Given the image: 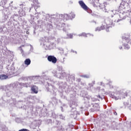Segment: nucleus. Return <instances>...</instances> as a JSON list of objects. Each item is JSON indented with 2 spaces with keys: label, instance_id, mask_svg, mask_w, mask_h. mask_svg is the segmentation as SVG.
<instances>
[{
  "label": "nucleus",
  "instance_id": "obj_3",
  "mask_svg": "<svg viewBox=\"0 0 131 131\" xmlns=\"http://www.w3.org/2000/svg\"><path fill=\"white\" fill-rule=\"evenodd\" d=\"M47 60L49 62H52L53 64H56L57 61V58L53 55H49L47 58Z\"/></svg>",
  "mask_w": 131,
  "mask_h": 131
},
{
  "label": "nucleus",
  "instance_id": "obj_12",
  "mask_svg": "<svg viewBox=\"0 0 131 131\" xmlns=\"http://www.w3.org/2000/svg\"><path fill=\"white\" fill-rule=\"evenodd\" d=\"M64 18L66 19V20H68V19H69V15L67 14H64Z\"/></svg>",
  "mask_w": 131,
  "mask_h": 131
},
{
  "label": "nucleus",
  "instance_id": "obj_15",
  "mask_svg": "<svg viewBox=\"0 0 131 131\" xmlns=\"http://www.w3.org/2000/svg\"><path fill=\"white\" fill-rule=\"evenodd\" d=\"M100 28H101V29H104V27L103 26H101V27H100Z\"/></svg>",
  "mask_w": 131,
  "mask_h": 131
},
{
  "label": "nucleus",
  "instance_id": "obj_1",
  "mask_svg": "<svg viewBox=\"0 0 131 131\" xmlns=\"http://www.w3.org/2000/svg\"><path fill=\"white\" fill-rule=\"evenodd\" d=\"M113 99L115 100H121V99H125L127 97V92L126 91H118L115 93V95H111V96Z\"/></svg>",
  "mask_w": 131,
  "mask_h": 131
},
{
  "label": "nucleus",
  "instance_id": "obj_8",
  "mask_svg": "<svg viewBox=\"0 0 131 131\" xmlns=\"http://www.w3.org/2000/svg\"><path fill=\"white\" fill-rule=\"evenodd\" d=\"M93 107L95 111H97L99 110V109H100V106L99 105V104H98V103H95L93 105Z\"/></svg>",
  "mask_w": 131,
  "mask_h": 131
},
{
  "label": "nucleus",
  "instance_id": "obj_4",
  "mask_svg": "<svg viewBox=\"0 0 131 131\" xmlns=\"http://www.w3.org/2000/svg\"><path fill=\"white\" fill-rule=\"evenodd\" d=\"M79 4L80 5V7H81L82 9L83 10H84V11H88L89 8L88 7V6L84 4V2L82 1H79Z\"/></svg>",
  "mask_w": 131,
  "mask_h": 131
},
{
  "label": "nucleus",
  "instance_id": "obj_2",
  "mask_svg": "<svg viewBox=\"0 0 131 131\" xmlns=\"http://www.w3.org/2000/svg\"><path fill=\"white\" fill-rule=\"evenodd\" d=\"M122 43L123 46L124 47L125 50H128L129 49V47H128V43H130L131 45V39L129 38V37L125 36H122Z\"/></svg>",
  "mask_w": 131,
  "mask_h": 131
},
{
  "label": "nucleus",
  "instance_id": "obj_19",
  "mask_svg": "<svg viewBox=\"0 0 131 131\" xmlns=\"http://www.w3.org/2000/svg\"><path fill=\"white\" fill-rule=\"evenodd\" d=\"M114 114H115V115H117V113H115Z\"/></svg>",
  "mask_w": 131,
  "mask_h": 131
},
{
  "label": "nucleus",
  "instance_id": "obj_6",
  "mask_svg": "<svg viewBox=\"0 0 131 131\" xmlns=\"http://www.w3.org/2000/svg\"><path fill=\"white\" fill-rule=\"evenodd\" d=\"M80 36H84V37H88V36H94V35L90 34V33H82Z\"/></svg>",
  "mask_w": 131,
  "mask_h": 131
},
{
  "label": "nucleus",
  "instance_id": "obj_7",
  "mask_svg": "<svg viewBox=\"0 0 131 131\" xmlns=\"http://www.w3.org/2000/svg\"><path fill=\"white\" fill-rule=\"evenodd\" d=\"M24 63L25 64V65H27V66H28L29 65H30V63H31V60H30V59H26Z\"/></svg>",
  "mask_w": 131,
  "mask_h": 131
},
{
  "label": "nucleus",
  "instance_id": "obj_9",
  "mask_svg": "<svg viewBox=\"0 0 131 131\" xmlns=\"http://www.w3.org/2000/svg\"><path fill=\"white\" fill-rule=\"evenodd\" d=\"M8 77L9 76L5 74L0 75V79L2 80H3L4 79H7V78H8Z\"/></svg>",
  "mask_w": 131,
  "mask_h": 131
},
{
  "label": "nucleus",
  "instance_id": "obj_11",
  "mask_svg": "<svg viewBox=\"0 0 131 131\" xmlns=\"http://www.w3.org/2000/svg\"><path fill=\"white\" fill-rule=\"evenodd\" d=\"M95 97L96 98H97V99H98V100H103V98H104V96H101L100 95H96L95 96Z\"/></svg>",
  "mask_w": 131,
  "mask_h": 131
},
{
  "label": "nucleus",
  "instance_id": "obj_16",
  "mask_svg": "<svg viewBox=\"0 0 131 131\" xmlns=\"http://www.w3.org/2000/svg\"><path fill=\"white\" fill-rule=\"evenodd\" d=\"M83 77H86L88 78V77H88V76H86V75H84V76H83Z\"/></svg>",
  "mask_w": 131,
  "mask_h": 131
},
{
  "label": "nucleus",
  "instance_id": "obj_5",
  "mask_svg": "<svg viewBox=\"0 0 131 131\" xmlns=\"http://www.w3.org/2000/svg\"><path fill=\"white\" fill-rule=\"evenodd\" d=\"M31 91L34 94H37L38 93V88L36 85H33L31 87Z\"/></svg>",
  "mask_w": 131,
  "mask_h": 131
},
{
  "label": "nucleus",
  "instance_id": "obj_18",
  "mask_svg": "<svg viewBox=\"0 0 131 131\" xmlns=\"http://www.w3.org/2000/svg\"><path fill=\"white\" fill-rule=\"evenodd\" d=\"M119 49L120 50H121V49H122V47H120Z\"/></svg>",
  "mask_w": 131,
  "mask_h": 131
},
{
  "label": "nucleus",
  "instance_id": "obj_14",
  "mask_svg": "<svg viewBox=\"0 0 131 131\" xmlns=\"http://www.w3.org/2000/svg\"><path fill=\"white\" fill-rule=\"evenodd\" d=\"M18 131H27V129H21L20 130H19Z\"/></svg>",
  "mask_w": 131,
  "mask_h": 131
},
{
  "label": "nucleus",
  "instance_id": "obj_13",
  "mask_svg": "<svg viewBox=\"0 0 131 131\" xmlns=\"http://www.w3.org/2000/svg\"><path fill=\"white\" fill-rule=\"evenodd\" d=\"M69 37H70V38H72L73 37V35L70 34L68 35Z\"/></svg>",
  "mask_w": 131,
  "mask_h": 131
},
{
  "label": "nucleus",
  "instance_id": "obj_10",
  "mask_svg": "<svg viewBox=\"0 0 131 131\" xmlns=\"http://www.w3.org/2000/svg\"><path fill=\"white\" fill-rule=\"evenodd\" d=\"M91 101H92V102H97V101H100V99H97V98L95 96V97L92 98H91Z\"/></svg>",
  "mask_w": 131,
  "mask_h": 131
},
{
  "label": "nucleus",
  "instance_id": "obj_17",
  "mask_svg": "<svg viewBox=\"0 0 131 131\" xmlns=\"http://www.w3.org/2000/svg\"><path fill=\"white\" fill-rule=\"evenodd\" d=\"M121 21V19H119L117 20V22H119V21Z\"/></svg>",
  "mask_w": 131,
  "mask_h": 131
}]
</instances>
